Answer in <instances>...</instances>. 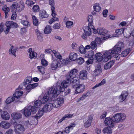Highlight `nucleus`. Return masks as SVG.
<instances>
[{
    "label": "nucleus",
    "instance_id": "31",
    "mask_svg": "<svg viewBox=\"0 0 134 134\" xmlns=\"http://www.w3.org/2000/svg\"><path fill=\"white\" fill-rule=\"evenodd\" d=\"M114 62L113 61L109 62L107 63L104 65V69L107 70L110 69L114 64Z\"/></svg>",
    "mask_w": 134,
    "mask_h": 134
},
{
    "label": "nucleus",
    "instance_id": "4",
    "mask_svg": "<svg viewBox=\"0 0 134 134\" xmlns=\"http://www.w3.org/2000/svg\"><path fill=\"white\" fill-rule=\"evenodd\" d=\"M23 94V91H16L13 94V97H9L7 98L5 101L6 103L7 104L10 103L15 100V98L19 100L20 99V97Z\"/></svg>",
    "mask_w": 134,
    "mask_h": 134
},
{
    "label": "nucleus",
    "instance_id": "10",
    "mask_svg": "<svg viewBox=\"0 0 134 134\" xmlns=\"http://www.w3.org/2000/svg\"><path fill=\"white\" fill-rule=\"evenodd\" d=\"M93 75L91 77H93V79H91V80L93 81H95L96 79L94 76H99L102 73V69H101V65L100 64L97 65L95 67V70L93 72Z\"/></svg>",
    "mask_w": 134,
    "mask_h": 134
},
{
    "label": "nucleus",
    "instance_id": "18",
    "mask_svg": "<svg viewBox=\"0 0 134 134\" xmlns=\"http://www.w3.org/2000/svg\"><path fill=\"white\" fill-rule=\"evenodd\" d=\"M100 41V38H96L94 41H92L90 44L91 48L92 49H94L97 48V43H99Z\"/></svg>",
    "mask_w": 134,
    "mask_h": 134
},
{
    "label": "nucleus",
    "instance_id": "16",
    "mask_svg": "<svg viewBox=\"0 0 134 134\" xmlns=\"http://www.w3.org/2000/svg\"><path fill=\"white\" fill-rule=\"evenodd\" d=\"M60 66L59 62L57 60H53L50 64V67L53 70H55Z\"/></svg>",
    "mask_w": 134,
    "mask_h": 134
},
{
    "label": "nucleus",
    "instance_id": "35",
    "mask_svg": "<svg viewBox=\"0 0 134 134\" xmlns=\"http://www.w3.org/2000/svg\"><path fill=\"white\" fill-rule=\"evenodd\" d=\"M16 52L14 47L13 46H12L9 49V54L12 55L15 57L16 56Z\"/></svg>",
    "mask_w": 134,
    "mask_h": 134
},
{
    "label": "nucleus",
    "instance_id": "49",
    "mask_svg": "<svg viewBox=\"0 0 134 134\" xmlns=\"http://www.w3.org/2000/svg\"><path fill=\"white\" fill-rule=\"evenodd\" d=\"M124 29H121L116 30L115 32L116 34L119 35L122 34L124 32Z\"/></svg>",
    "mask_w": 134,
    "mask_h": 134
},
{
    "label": "nucleus",
    "instance_id": "64",
    "mask_svg": "<svg viewBox=\"0 0 134 134\" xmlns=\"http://www.w3.org/2000/svg\"><path fill=\"white\" fill-rule=\"evenodd\" d=\"M13 132V130L12 129H9L8 131H7L5 134H12ZM1 134H3L1 133Z\"/></svg>",
    "mask_w": 134,
    "mask_h": 134
},
{
    "label": "nucleus",
    "instance_id": "33",
    "mask_svg": "<svg viewBox=\"0 0 134 134\" xmlns=\"http://www.w3.org/2000/svg\"><path fill=\"white\" fill-rule=\"evenodd\" d=\"M95 56L96 59L99 62H100L102 60L103 61V55L100 53H96Z\"/></svg>",
    "mask_w": 134,
    "mask_h": 134
},
{
    "label": "nucleus",
    "instance_id": "3",
    "mask_svg": "<svg viewBox=\"0 0 134 134\" xmlns=\"http://www.w3.org/2000/svg\"><path fill=\"white\" fill-rule=\"evenodd\" d=\"M54 103H48L45 105L42 109H40L38 113L34 116V125H36L38 122V119L40 118L44 112H47L51 111L54 107Z\"/></svg>",
    "mask_w": 134,
    "mask_h": 134
},
{
    "label": "nucleus",
    "instance_id": "7",
    "mask_svg": "<svg viewBox=\"0 0 134 134\" xmlns=\"http://www.w3.org/2000/svg\"><path fill=\"white\" fill-rule=\"evenodd\" d=\"M6 27L4 32L6 34H7L9 32L10 30L13 28H16L18 26V25L15 23L13 21H7L5 23Z\"/></svg>",
    "mask_w": 134,
    "mask_h": 134
},
{
    "label": "nucleus",
    "instance_id": "45",
    "mask_svg": "<svg viewBox=\"0 0 134 134\" xmlns=\"http://www.w3.org/2000/svg\"><path fill=\"white\" fill-rule=\"evenodd\" d=\"M37 67L38 70L40 71L42 74H43L44 73L45 69L44 67L42 66H38Z\"/></svg>",
    "mask_w": 134,
    "mask_h": 134
},
{
    "label": "nucleus",
    "instance_id": "62",
    "mask_svg": "<svg viewBox=\"0 0 134 134\" xmlns=\"http://www.w3.org/2000/svg\"><path fill=\"white\" fill-rule=\"evenodd\" d=\"M107 113L106 111H104L100 116V118L102 119L104 118L106 116Z\"/></svg>",
    "mask_w": 134,
    "mask_h": 134
},
{
    "label": "nucleus",
    "instance_id": "47",
    "mask_svg": "<svg viewBox=\"0 0 134 134\" xmlns=\"http://www.w3.org/2000/svg\"><path fill=\"white\" fill-rule=\"evenodd\" d=\"M60 27V24L59 23H55L53 26V28L55 29H59Z\"/></svg>",
    "mask_w": 134,
    "mask_h": 134
},
{
    "label": "nucleus",
    "instance_id": "56",
    "mask_svg": "<svg viewBox=\"0 0 134 134\" xmlns=\"http://www.w3.org/2000/svg\"><path fill=\"white\" fill-rule=\"evenodd\" d=\"M17 16V15L15 12H13L11 17V19L12 20H14L15 19Z\"/></svg>",
    "mask_w": 134,
    "mask_h": 134
},
{
    "label": "nucleus",
    "instance_id": "17",
    "mask_svg": "<svg viewBox=\"0 0 134 134\" xmlns=\"http://www.w3.org/2000/svg\"><path fill=\"white\" fill-rule=\"evenodd\" d=\"M88 74L87 71L83 70L81 71L79 73V77L81 80H86L87 78V75Z\"/></svg>",
    "mask_w": 134,
    "mask_h": 134
},
{
    "label": "nucleus",
    "instance_id": "19",
    "mask_svg": "<svg viewBox=\"0 0 134 134\" xmlns=\"http://www.w3.org/2000/svg\"><path fill=\"white\" fill-rule=\"evenodd\" d=\"M34 81V78L30 76L26 77L24 79L23 82V85L25 86H26L27 84H31L32 81Z\"/></svg>",
    "mask_w": 134,
    "mask_h": 134
},
{
    "label": "nucleus",
    "instance_id": "28",
    "mask_svg": "<svg viewBox=\"0 0 134 134\" xmlns=\"http://www.w3.org/2000/svg\"><path fill=\"white\" fill-rule=\"evenodd\" d=\"M39 15L41 18H46L48 16V15L44 10H41L40 11Z\"/></svg>",
    "mask_w": 134,
    "mask_h": 134
},
{
    "label": "nucleus",
    "instance_id": "48",
    "mask_svg": "<svg viewBox=\"0 0 134 134\" xmlns=\"http://www.w3.org/2000/svg\"><path fill=\"white\" fill-rule=\"evenodd\" d=\"M80 52L82 54H84L86 52V50L84 47H80L79 48Z\"/></svg>",
    "mask_w": 134,
    "mask_h": 134
},
{
    "label": "nucleus",
    "instance_id": "50",
    "mask_svg": "<svg viewBox=\"0 0 134 134\" xmlns=\"http://www.w3.org/2000/svg\"><path fill=\"white\" fill-rule=\"evenodd\" d=\"M40 8L38 5H34V12H37L39 11Z\"/></svg>",
    "mask_w": 134,
    "mask_h": 134
},
{
    "label": "nucleus",
    "instance_id": "39",
    "mask_svg": "<svg viewBox=\"0 0 134 134\" xmlns=\"http://www.w3.org/2000/svg\"><path fill=\"white\" fill-rule=\"evenodd\" d=\"M25 87H26V89L27 90L29 91H28L29 92L34 88V83L27 84L26 86Z\"/></svg>",
    "mask_w": 134,
    "mask_h": 134
},
{
    "label": "nucleus",
    "instance_id": "21",
    "mask_svg": "<svg viewBox=\"0 0 134 134\" xmlns=\"http://www.w3.org/2000/svg\"><path fill=\"white\" fill-rule=\"evenodd\" d=\"M128 93L126 92H122L119 97V101L120 102H122L126 99Z\"/></svg>",
    "mask_w": 134,
    "mask_h": 134
},
{
    "label": "nucleus",
    "instance_id": "58",
    "mask_svg": "<svg viewBox=\"0 0 134 134\" xmlns=\"http://www.w3.org/2000/svg\"><path fill=\"white\" fill-rule=\"evenodd\" d=\"M54 5L52 6L51 9L52 10V16H55L56 15V14L55 13V7L54 6Z\"/></svg>",
    "mask_w": 134,
    "mask_h": 134
},
{
    "label": "nucleus",
    "instance_id": "44",
    "mask_svg": "<svg viewBox=\"0 0 134 134\" xmlns=\"http://www.w3.org/2000/svg\"><path fill=\"white\" fill-rule=\"evenodd\" d=\"M91 91H89L87 93L83 95L80 98H79L76 101L77 102H80V100H83L84 99H85V98L88 95H87V94L90 93L91 92Z\"/></svg>",
    "mask_w": 134,
    "mask_h": 134
},
{
    "label": "nucleus",
    "instance_id": "20",
    "mask_svg": "<svg viewBox=\"0 0 134 134\" xmlns=\"http://www.w3.org/2000/svg\"><path fill=\"white\" fill-rule=\"evenodd\" d=\"M1 117L3 120H8L10 118V116L6 111H2L1 112Z\"/></svg>",
    "mask_w": 134,
    "mask_h": 134
},
{
    "label": "nucleus",
    "instance_id": "59",
    "mask_svg": "<svg viewBox=\"0 0 134 134\" xmlns=\"http://www.w3.org/2000/svg\"><path fill=\"white\" fill-rule=\"evenodd\" d=\"M26 4L29 6H32L34 4V2L33 1L30 0H27L26 1Z\"/></svg>",
    "mask_w": 134,
    "mask_h": 134
},
{
    "label": "nucleus",
    "instance_id": "54",
    "mask_svg": "<svg viewBox=\"0 0 134 134\" xmlns=\"http://www.w3.org/2000/svg\"><path fill=\"white\" fill-rule=\"evenodd\" d=\"M54 55L58 59L61 60L62 59V56L58 52L55 53Z\"/></svg>",
    "mask_w": 134,
    "mask_h": 134
},
{
    "label": "nucleus",
    "instance_id": "46",
    "mask_svg": "<svg viewBox=\"0 0 134 134\" xmlns=\"http://www.w3.org/2000/svg\"><path fill=\"white\" fill-rule=\"evenodd\" d=\"M66 26L68 28H70L71 26L73 25V23L71 21H68L66 23Z\"/></svg>",
    "mask_w": 134,
    "mask_h": 134
},
{
    "label": "nucleus",
    "instance_id": "11",
    "mask_svg": "<svg viewBox=\"0 0 134 134\" xmlns=\"http://www.w3.org/2000/svg\"><path fill=\"white\" fill-rule=\"evenodd\" d=\"M23 110V113L27 117H29L31 115V112L34 111V107L32 106L29 105L27 107H25Z\"/></svg>",
    "mask_w": 134,
    "mask_h": 134
},
{
    "label": "nucleus",
    "instance_id": "12",
    "mask_svg": "<svg viewBox=\"0 0 134 134\" xmlns=\"http://www.w3.org/2000/svg\"><path fill=\"white\" fill-rule=\"evenodd\" d=\"M103 61L105 62L111 59V58L114 56L110 49L105 52L103 54Z\"/></svg>",
    "mask_w": 134,
    "mask_h": 134
},
{
    "label": "nucleus",
    "instance_id": "2",
    "mask_svg": "<svg viewBox=\"0 0 134 134\" xmlns=\"http://www.w3.org/2000/svg\"><path fill=\"white\" fill-rule=\"evenodd\" d=\"M66 87H67L66 86L65 84L63 85L62 82L60 86H57L55 87L52 86L49 88L47 92L46 93L48 94L50 98H51L52 97H55L60 94V92H63Z\"/></svg>",
    "mask_w": 134,
    "mask_h": 134
},
{
    "label": "nucleus",
    "instance_id": "30",
    "mask_svg": "<svg viewBox=\"0 0 134 134\" xmlns=\"http://www.w3.org/2000/svg\"><path fill=\"white\" fill-rule=\"evenodd\" d=\"M83 30L85 33L86 35L89 36L91 35V29L88 26H85L83 27Z\"/></svg>",
    "mask_w": 134,
    "mask_h": 134
},
{
    "label": "nucleus",
    "instance_id": "38",
    "mask_svg": "<svg viewBox=\"0 0 134 134\" xmlns=\"http://www.w3.org/2000/svg\"><path fill=\"white\" fill-rule=\"evenodd\" d=\"M106 83L105 80L104 79L102 81L99 83L96 84L95 86L93 87L92 88V89H94L97 87L100 86L102 85H104Z\"/></svg>",
    "mask_w": 134,
    "mask_h": 134
},
{
    "label": "nucleus",
    "instance_id": "34",
    "mask_svg": "<svg viewBox=\"0 0 134 134\" xmlns=\"http://www.w3.org/2000/svg\"><path fill=\"white\" fill-rule=\"evenodd\" d=\"M52 29L50 26H47L44 29V32L45 34H50L52 31Z\"/></svg>",
    "mask_w": 134,
    "mask_h": 134
},
{
    "label": "nucleus",
    "instance_id": "43",
    "mask_svg": "<svg viewBox=\"0 0 134 134\" xmlns=\"http://www.w3.org/2000/svg\"><path fill=\"white\" fill-rule=\"evenodd\" d=\"M91 91H89L87 93L83 95L80 98H79L76 101L77 102H80V100H83L84 99H85V98L88 95H87V94L90 93L91 92Z\"/></svg>",
    "mask_w": 134,
    "mask_h": 134
},
{
    "label": "nucleus",
    "instance_id": "40",
    "mask_svg": "<svg viewBox=\"0 0 134 134\" xmlns=\"http://www.w3.org/2000/svg\"><path fill=\"white\" fill-rule=\"evenodd\" d=\"M130 51V49H127L126 50L122 52L121 54V56L122 57L126 56L129 53Z\"/></svg>",
    "mask_w": 134,
    "mask_h": 134
},
{
    "label": "nucleus",
    "instance_id": "8",
    "mask_svg": "<svg viewBox=\"0 0 134 134\" xmlns=\"http://www.w3.org/2000/svg\"><path fill=\"white\" fill-rule=\"evenodd\" d=\"M97 33L98 34L102 35V37L104 40H106L110 37L109 35L107 34V30L104 28H98L97 30Z\"/></svg>",
    "mask_w": 134,
    "mask_h": 134
},
{
    "label": "nucleus",
    "instance_id": "1",
    "mask_svg": "<svg viewBox=\"0 0 134 134\" xmlns=\"http://www.w3.org/2000/svg\"><path fill=\"white\" fill-rule=\"evenodd\" d=\"M78 70L75 69L71 70L69 73L68 74L66 75V80H64L62 82L63 85L64 84L67 87L69 84L72 83H75V84H77L80 82V80L76 77L77 74Z\"/></svg>",
    "mask_w": 134,
    "mask_h": 134
},
{
    "label": "nucleus",
    "instance_id": "61",
    "mask_svg": "<svg viewBox=\"0 0 134 134\" xmlns=\"http://www.w3.org/2000/svg\"><path fill=\"white\" fill-rule=\"evenodd\" d=\"M21 23L25 26H27L29 24V22L26 20H22L21 21Z\"/></svg>",
    "mask_w": 134,
    "mask_h": 134
},
{
    "label": "nucleus",
    "instance_id": "37",
    "mask_svg": "<svg viewBox=\"0 0 134 134\" xmlns=\"http://www.w3.org/2000/svg\"><path fill=\"white\" fill-rule=\"evenodd\" d=\"M94 10L97 12H99L101 10V8L98 3H95L94 4L93 6Z\"/></svg>",
    "mask_w": 134,
    "mask_h": 134
},
{
    "label": "nucleus",
    "instance_id": "14",
    "mask_svg": "<svg viewBox=\"0 0 134 134\" xmlns=\"http://www.w3.org/2000/svg\"><path fill=\"white\" fill-rule=\"evenodd\" d=\"M24 130V126L21 124H17L15 126L14 131L16 134H21Z\"/></svg>",
    "mask_w": 134,
    "mask_h": 134
},
{
    "label": "nucleus",
    "instance_id": "36",
    "mask_svg": "<svg viewBox=\"0 0 134 134\" xmlns=\"http://www.w3.org/2000/svg\"><path fill=\"white\" fill-rule=\"evenodd\" d=\"M103 132L104 134H111L112 131L110 127H105L103 130Z\"/></svg>",
    "mask_w": 134,
    "mask_h": 134
},
{
    "label": "nucleus",
    "instance_id": "32",
    "mask_svg": "<svg viewBox=\"0 0 134 134\" xmlns=\"http://www.w3.org/2000/svg\"><path fill=\"white\" fill-rule=\"evenodd\" d=\"M48 93H46L44 94V96L42 99L41 101L42 104H44L46 103L49 98H50V97L48 95Z\"/></svg>",
    "mask_w": 134,
    "mask_h": 134
},
{
    "label": "nucleus",
    "instance_id": "22",
    "mask_svg": "<svg viewBox=\"0 0 134 134\" xmlns=\"http://www.w3.org/2000/svg\"><path fill=\"white\" fill-rule=\"evenodd\" d=\"M93 115L91 114L88 116V119L87 121L85 122L84 126L86 127H90L91 125V123L92 121Z\"/></svg>",
    "mask_w": 134,
    "mask_h": 134
},
{
    "label": "nucleus",
    "instance_id": "13",
    "mask_svg": "<svg viewBox=\"0 0 134 134\" xmlns=\"http://www.w3.org/2000/svg\"><path fill=\"white\" fill-rule=\"evenodd\" d=\"M55 108H59L64 103V99L62 97H59L56 100L53 101Z\"/></svg>",
    "mask_w": 134,
    "mask_h": 134
},
{
    "label": "nucleus",
    "instance_id": "57",
    "mask_svg": "<svg viewBox=\"0 0 134 134\" xmlns=\"http://www.w3.org/2000/svg\"><path fill=\"white\" fill-rule=\"evenodd\" d=\"M77 60H78V64L80 65L81 64L83 63L84 62L83 58L81 57L79 58L78 59H77Z\"/></svg>",
    "mask_w": 134,
    "mask_h": 134
},
{
    "label": "nucleus",
    "instance_id": "29",
    "mask_svg": "<svg viewBox=\"0 0 134 134\" xmlns=\"http://www.w3.org/2000/svg\"><path fill=\"white\" fill-rule=\"evenodd\" d=\"M69 57L71 60L74 61L77 60V54L74 52H72L70 54Z\"/></svg>",
    "mask_w": 134,
    "mask_h": 134
},
{
    "label": "nucleus",
    "instance_id": "53",
    "mask_svg": "<svg viewBox=\"0 0 134 134\" xmlns=\"http://www.w3.org/2000/svg\"><path fill=\"white\" fill-rule=\"evenodd\" d=\"M41 63L42 65L44 66H47L48 64L47 61L44 59H42Z\"/></svg>",
    "mask_w": 134,
    "mask_h": 134
},
{
    "label": "nucleus",
    "instance_id": "9",
    "mask_svg": "<svg viewBox=\"0 0 134 134\" xmlns=\"http://www.w3.org/2000/svg\"><path fill=\"white\" fill-rule=\"evenodd\" d=\"M79 83L77 84H75V83H72V87L76 88L75 93L77 94L82 92L85 88V86L83 85L79 84Z\"/></svg>",
    "mask_w": 134,
    "mask_h": 134
},
{
    "label": "nucleus",
    "instance_id": "15",
    "mask_svg": "<svg viewBox=\"0 0 134 134\" xmlns=\"http://www.w3.org/2000/svg\"><path fill=\"white\" fill-rule=\"evenodd\" d=\"M104 124L106 126L109 127H113L114 125V121H113L112 117L111 118L108 117L106 118L104 121Z\"/></svg>",
    "mask_w": 134,
    "mask_h": 134
},
{
    "label": "nucleus",
    "instance_id": "24",
    "mask_svg": "<svg viewBox=\"0 0 134 134\" xmlns=\"http://www.w3.org/2000/svg\"><path fill=\"white\" fill-rule=\"evenodd\" d=\"M41 102L40 100H37L34 103V113L40 107L41 105Z\"/></svg>",
    "mask_w": 134,
    "mask_h": 134
},
{
    "label": "nucleus",
    "instance_id": "26",
    "mask_svg": "<svg viewBox=\"0 0 134 134\" xmlns=\"http://www.w3.org/2000/svg\"><path fill=\"white\" fill-rule=\"evenodd\" d=\"M85 57H87L90 59H94L95 56L94 55V51H90L86 53L85 55Z\"/></svg>",
    "mask_w": 134,
    "mask_h": 134
},
{
    "label": "nucleus",
    "instance_id": "25",
    "mask_svg": "<svg viewBox=\"0 0 134 134\" xmlns=\"http://www.w3.org/2000/svg\"><path fill=\"white\" fill-rule=\"evenodd\" d=\"M2 10L5 13V18H7L8 16V13H9L10 11L9 7H8L5 5H4L2 7Z\"/></svg>",
    "mask_w": 134,
    "mask_h": 134
},
{
    "label": "nucleus",
    "instance_id": "55",
    "mask_svg": "<svg viewBox=\"0 0 134 134\" xmlns=\"http://www.w3.org/2000/svg\"><path fill=\"white\" fill-rule=\"evenodd\" d=\"M39 24L38 20L34 16V25L37 26Z\"/></svg>",
    "mask_w": 134,
    "mask_h": 134
},
{
    "label": "nucleus",
    "instance_id": "23",
    "mask_svg": "<svg viewBox=\"0 0 134 134\" xmlns=\"http://www.w3.org/2000/svg\"><path fill=\"white\" fill-rule=\"evenodd\" d=\"M0 126L4 129H8L10 127V122H8L3 121L1 122Z\"/></svg>",
    "mask_w": 134,
    "mask_h": 134
},
{
    "label": "nucleus",
    "instance_id": "6",
    "mask_svg": "<svg viewBox=\"0 0 134 134\" xmlns=\"http://www.w3.org/2000/svg\"><path fill=\"white\" fill-rule=\"evenodd\" d=\"M126 115L123 113H117L112 117L113 121L116 123L122 122L126 118Z\"/></svg>",
    "mask_w": 134,
    "mask_h": 134
},
{
    "label": "nucleus",
    "instance_id": "27",
    "mask_svg": "<svg viewBox=\"0 0 134 134\" xmlns=\"http://www.w3.org/2000/svg\"><path fill=\"white\" fill-rule=\"evenodd\" d=\"M11 116L12 119H19L22 117L21 114L18 113H14L12 114Z\"/></svg>",
    "mask_w": 134,
    "mask_h": 134
},
{
    "label": "nucleus",
    "instance_id": "51",
    "mask_svg": "<svg viewBox=\"0 0 134 134\" xmlns=\"http://www.w3.org/2000/svg\"><path fill=\"white\" fill-rule=\"evenodd\" d=\"M18 7V3L17 2H14L13 3L11 7L13 10L16 9L17 10V8Z\"/></svg>",
    "mask_w": 134,
    "mask_h": 134
},
{
    "label": "nucleus",
    "instance_id": "63",
    "mask_svg": "<svg viewBox=\"0 0 134 134\" xmlns=\"http://www.w3.org/2000/svg\"><path fill=\"white\" fill-rule=\"evenodd\" d=\"M108 10L107 9L104 10L103 12V15L104 17H106L107 16Z\"/></svg>",
    "mask_w": 134,
    "mask_h": 134
},
{
    "label": "nucleus",
    "instance_id": "5",
    "mask_svg": "<svg viewBox=\"0 0 134 134\" xmlns=\"http://www.w3.org/2000/svg\"><path fill=\"white\" fill-rule=\"evenodd\" d=\"M124 45L122 42H119L117 44L110 50L112 54L114 56L116 54H119L121 51V50L124 47Z\"/></svg>",
    "mask_w": 134,
    "mask_h": 134
},
{
    "label": "nucleus",
    "instance_id": "60",
    "mask_svg": "<svg viewBox=\"0 0 134 134\" xmlns=\"http://www.w3.org/2000/svg\"><path fill=\"white\" fill-rule=\"evenodd\" d=\"M93 16L91 15L88 16V21L90 23H92L93 22Z\"/></svg>",
    "mask_w": 134,
    "mask_h": 134
},
{
    "label": "nucleus",
    "instance_id": "52",
    "mask_svg": "<svg viewBox=\"0 0 134 134\" xmlns=\"http://www.w3.org/2000/svg\"><path fill=\"white\" fill-rule=\"evenodd\" d=\"M24 8V6L23 4H21L18 7L17 10L19 12H20L23 10Z\"/></svg>",
    "mask_w": 134,
    "mask_h": 134
},
{
    "label": "nucleus",
    "instance_id": "41",
    "mask_svg": "<svg viewBox=\"0 0 134 134\" xmlns=\"http://www.w3.org/2000/svg\"><path fill=\"white\" fill-rule=\"evenodd\" d=\"M56 15L54 16H53V18L51 19L49 21V23L50 24H52L55 21H58L59 20V19L58 18L55 17Z\"/></svg>",
    "mask_w": 134,
    "mask_h": 134
},
{
    "label": "nucleus",
    "instance_id": "42",
    "mask_svg": "<svg viewBox=\"0 0 134 134\" xmlns=\"http://www.w3.org/2000/svg\"><path fill=\"white\" fill-rule=\"evenodd\" d=\"M28 52L30 53L29 58L31 59L34 58V51H32V48H29L27 50Z\"/></svg>",
    "mask_w": 134,
    "mask_h": 134
}]
</instances>
